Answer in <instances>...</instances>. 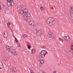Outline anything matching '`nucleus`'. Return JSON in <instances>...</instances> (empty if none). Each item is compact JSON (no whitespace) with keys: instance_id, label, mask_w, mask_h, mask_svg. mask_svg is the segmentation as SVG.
<instances>
[{"instance_id":"4c0bfd02","label":"nucleus","mask_w":73,"mask_h":73,"mask_svg":"<svg viewBox=\"0 0 73 73\" xmlns=\"http://www.w3.org/2000/svg\"><path fill=\"white\" fill-rule=\"evenodd\" d=\"M29 70H31V68H29Z\"/></svg>"},{"instance_id":"72a5a7b5","label":"nucleus","mask_w":73,"mask_h":73,"mask_svg":"<svg viewBox=\"0 0 73 73\" xmlns=\"http://www.w3.org/2000/svg\"><path fill=\"white\" fill-rule=\"evenodd\" d=\"M1 43H2L1 40H0V44H1Z\"/></svg>"},{"instance_id":"4be33fe9","label":"nucleus","mask_w":73,"mask_h":73,"mask_svg":"<svg viewBox=\"0 0 73 73\" xmlns=\"http://www.w3.org/2000/svg\"><path fill=\"white\" fill-rule=\"evenodd\" d=\"M40 9L42 11H44V8L42 7H40Z\"/></svg>"},{"instance_id":"f03ea898","label":"nucleus","mask_w":73,"mask_h":73,"mask_svg":"<svg viewBox=\"0 0 73 73\" xmlns=\"http://www.w3.org/2000/svg\"><path fill=\"white\" fill-rule=\"evenodd\" d=\"M45 21L46 22L47 24L48 25H52L55 24V21L53 20V18L52 17H49L45 20Z\"/></svg>"},{"instance_id":"6e6552de","label":"nucleus","mask_w":73,"mask_h":73,"mask_svg":"<svg viewBox=\"0 0 73 73\" xmlns=\"http://www.w3.org/2000/svg\"><path fill=\"white\" fill-rule=\"evenodd\" d=\"M63 38L64 41H70V38L68 36H64L63 37Z\"/></svg>"},{"instance_id":"e433bc0d","label":"nucleus","mask_w":73,"mask_h":73,"mask_svg":"<svg viewBox=\"0 0 73 73\" xmlns=\"http://www.w3.org/2000/svg\"><path fill=\"white\" fill-rule=\"evenodd\" d=\"M31 71H33V70H31Z\"/></svg>"},{"instance_id":"412c9836","label":"nucleus","mask_w":73,"mask_h":73,"mask_svg":"<svg viewBox=\"0 0 73 73\" xmlns=\"http://www.w3.org/2000/svg\"><path fill=\"white\" fill-rule=\"evenodd\" d=\"M36 51H35V49H33L31 50V52L32 53H35Z\"/></svg>"},{"instance_id":"1a4fd4ad","label":"nucleus","mask_w":73,"mask_h":73,"mask_svg":"<svg viewBox=\"0 0 73 73\" xmlns=\"http://www.w3.org/2000/svg\"><path fill=\"white\" fill-rule=\"evenodd\" d=\"M3 37L4 38H7L8 36V32L7 31H5L3 32Z\"/></svg>"},{"instance_id":"4468645a","label":"nucleus","mask_w":73,"mask_h":73,"mask_svg":"<svg viewBox=\"0 0 73 73\" xmlns=\"http://www.w3.org/2000/svg\"><path fill=\"white\" fill-rule=\"evenodd\" d=\"M19 13V14L22 15L23 13V11L22 9H19L18 11Z\"/></svg>"},{"instance_id":"a211bd4d","label":"nucleus","mask_w":73,"mask_h":73,"mask_svg":"<svg viewBox=\"0 0 73 73\" xmlns=\"http://www.w3.org/2000/svg\"><path fill=\"white\" fill-rule=\"evenodd\" d=\"M12 70L13 72H17V69H16V67H13Z\"/></svg>"},{"instance_id":"39448f33","label":"nucleus","mask_w":73,"mask_h":73,"mask_svg":"<svg viewBox=\"0 0 73 73\" xmlns=\"http://www.w3.org/2000/svg\"><path fill=\"white\" fill-rule=\"evenodd\" d=\"M8 1L7 4L8 6H13L14 5V2L12 0H7Z\"/></svg>"},{"instance_id":"0eeeda50","label":"nucleus","mask_w":73,"mask_h":73,"mask_svg":"<svg viewBox=\"0 0 73 73\" xmlns=\"http://www.w3.org/2000/svg\"><path fill=\"white\" fill-rule=\"evenodd\" d=\"M70 13L71 15V19H73V7H71L70 9Z\"/></svg>"},{"instance_id":"5701e85b","label":"nucleus","mask_w":73,"mask_h":73,"mask_svg":"<svg viewBox=\"0 0 73 73\" xmlns=\"http://www.w3.org/2000/svg\"><path fill=\"white\" fill-rule=\"evenodd\" d=\"M40 63L42 64H44V61L42 60H40Z\"/></svg>"},{"instance_id":"2f4dec72","label":"nucleus","mask_w":73,"mask_h":73,"mask_svg":"<svg viewBox=\"0 0 73 73\" xmlns=\"http://www.w3.org/2000/svg\"><path fill=\"white\" fill-rule=\"evenodd\" d=\"M7 25L8 27V28H9V24L8 23H7Z\"/></svg>"},{"instance_id":"cd10ccee","label":"nucleus","mask_w":73,"mask_h":73,"mask_svg":"<svg viewBox=\"0 0 73 73\" xmlns=\"http://www.w3.org/2000/svg\"><path fill=\"white\" fill-rule=\"evenodd\" d=\"M59 40H60V41H62V42H63L64 41H63V40L61 38H59Z\"/></svg>"},{"instance_id":"20e7f679","label":"nucleus","mask_w":73,"mask_h":73,"mask_svg":"<svg viewBox=\"0 0 73 73\" xmlns=\"http://www.w3.org/2000/svg\"><path fill=\"white\" fill-rule=\"evenodd\" d=\"M48 54L47 51L45 50H42L40 52V56L41 58H44L45 56Z\"/></svg>"},{"instance_id":"c85d7f7f","label":"nucleus","mask_w":73,"mask_h":73,"mask_svg":"<svg viewBox=\"0 0 73 73\" xmlns=\"http://www.w3.org/2000/svg\"><path fill=\"white\" fill-rule=\"evenodd\" d=\"M43 64H42V63H40L39 64V66H40V67H41V66H42V65Z\"/></svg>"},{"instance_id":"c756f323","label":"nucleus","mask_w":73,"mask_h":73,"mask_svg":"<svg viewBox=\"0 0 73 73\" xmlns=\"http://www.w3.org/2000/svg\"><path fill=\"white\" fill-rule=\"evenodd\" d=\"M31 47L29 46V45H28V48L29 49V50L31 49Z\"/></svg>"},{"instance_id":"7c9ffc66","label":"nucleus","mask_w":73,"mask_h":73,"mask_svg":"<svg viewBox=\"0 0 73 73\" xmlns=\"http://www.w3.org/2000/svg\"><path fill=\"white\" fill-rule=\"evenodd\" d=\"M46 48V47L45 46H42V48H43L44 49H45Z\"/></svg>"},{"instance_id":"f3484780","label":"nucleus","mask_w":73,"mask_h":73,"mask_svg":"<svg viewBox=\"0 0 73 73\" xmlns=\"http://www.w3.org/2000/svg\"><path fill=\"white\" fill-rule=\"evenodd\" d=\"M51 37L54 40H56V36L54 35V34H53Z\"/></svg>"},{"instance_id":"c9c22d12","label":"nucleus","mask_w":73,"mask_h":73,"mask_svg":"<svg viewBox=\"0 0 73 73\" xmlns=\"http://www.w3.org/2000/svg\"><path fill=\"white\" fill-rule=\"evenodd\" d=\"M1 9V5H0V10Z\"/></svg>"},{"instance_id":"b1692460","label":"nucleus","mask_w":73,"mask_h":73,"mask_svg":"<svg viewBox=\"0 0 73 73\" xmlns=\"http://www.w3.org/2000/svg\"><path fill=\"white\" fill-rule=\"evenodd\" d=\"M5 60L6 61H8V57H5Z\"/></svg>"},{"instance_id":"6ab92c4d","label":"nucleus","mask_w":73,"mask_h":73,"mask_svg":"<svg viewBox=\"0 0 73 73\" xmlns=\"http://www.w3.org/2000/svg\"><path fill=\"white\" fill-rule=\"evenodd\" d=\"M6 13L8 14L9 13V10L8 9H6L5 11Z\"/></svg>"},{"instance_id":"ddd939ff","label":"nucleus","mask_w":73,"mask_h":73,"mask_svg":"<svg viewBox=\"0 0 73 73\" xmlns=\"http://www.w3.org/2000/svg\"><path fill=\"white\" fill-rule=\"evenodd\" d=\"M24 17L25 20L26 21H28V14L27 15L25 14V15L24 16Z\"/></svg>"},{"instance_id":"9d476101","label":"nucleus","mask_w":73,"mask_h":73,"mask_svg":"<svg viewBox=\"0 0 73 73\" xmlns=\"http://www.w3.org/2000/svg\"><path fill=\"white\" fill-rule=\"evenodd\" d=\"M23 14L27 15L28 14V9L26 8H25L23 9Z\"/></svg>"},{"instance_id":"393cba45","label":"nucleus","mask_w":73,"mask_h":73,"mask_svg":"<svg viewBox=\"0 0 73 73\" xmlns=\"http://www.w3.org/2000/svg\"><path fill=\"white\" fill-rule=\"evenodd\" d=\"M37 60H38V61H40V60H41V58H40V57H38L37 58Z\"/></svg>"},{"instance_id":"9b49d317","label":"nucleus","mask_w":73,"mask_h":73,"mask_svg":"<svg viewBox=\"0 0 73 73\" xmlns=\"http://www.w3.org/2000/svg\"><path fill=\"white\" fill-rule=\"evenodd\" d=\"M35 24V22L33 21H31L29 22V25L31 26H34Z\"/></svg>"},{"instance_id":"f704fd0d","label":"nucleus","mask_w":73,"mask_h":73,"mask_svg":"<svg viewBox=\"0 0 73 73\" xmlns=\"http://www.w3.org/2000/svg\"><path fill=\"white\" fill-rule=\"evenodd\" d=\"M56 73V71H53V73Z\"/></svg>"},{"instance_id":"473e14b6","label":"nucleus","mask_w":73,"mask_h":73,"mask_svg":"<svg viewBox=\"0 0 73 73\" xmlns=\"http://www.w3.org/2000/svg\"><path fill=\"white\" fill-rule=\"evenodd\" d=\"M7 23L9 24V25H11V22H9Z\"/></svg>"},{"instance_id":"f8f14e48","label":"nucleus","mask_w":73,"mask_h":73,"mask_svg":"<svg viewBox=\"0 0 73 73\" xmlns=\"http://www.w3.org/2000/svg\"><path fill=\"white\" fill-rule=\"evenodd\" d=\"M53 35V33H52V32H49L47 36L49 38H50V37H52V36Z\"/></svg>"},{"instance_id":"f257e3e1","label":"nucleus","mask_w":73,"mask_h":73,"mask_svg":"<svg viewBox=\"0 0 73 73\" xmlns=\"http://www.w3.org/2000/svg\"><path fill=\"white\" fill-rule=\"evenodd\" d=\"M33 31L35 33H36V35L39 36H41V35L43 34L42 30L38 25H35V28L33 29Z\"/></svg>"},{"instance_id":"a878e982","label":"nucleus","mask_w":73,"mask_h":73,"mask_svg":"<svg viewBox=\"0 0 73 73\" xmlns=\"http://www.w3.org/2000/svg\"><path fill=\"white\" fill-rule=\"evenodd\" d=\"M28 17H31V14L29 13H28Z\"/></svg>"},{"instance_id":"aec40b11","label":"nucleus","mask_w":73,"mask_h":73,"mask_svg":"<svg viewBox=\"0 0 73 73\" xmlns=\"http://www.w3.org/2000/svg\"><path fill=\"white\" fill-rule=\"evenodd\" d=\"M23 38H27V35L25 34H24L23 35Z\"/></svg>"},{"instance_id":"dca6fc26","label":"nucleus","mask_w":73,"mask_h":73,"mask_svg":"<svg viewBox=\"0 0 73 73\" xmlns=\"http://www.w3.org/2000/svg\"><path fill=\"white\" fill-rule=\"evenodd\" d=\"M15 40L16 42H17V45L19 47H20V44H19V41H18V40L16 38H15Z\"/></svg>"},{"instance_id":"58836bf2","label":"nucleus","mask_w":73,"mask_h":73,"mask_svg":"<svg viewBox=\"0 0 73 73\" xmlns=\"http://www.w3.org/2000/svg\"><path fill=\"white\" fill-rule=\"evenodd\" d=\"M23 6L22 7V8H23Z\"/></svg>"},{"instance_id":"bb28decb","label":"nucleus","mask_w":73,"mask_h":73,"mask_svg":"<svg viewBox=\"0 0 73 73\" xmlns=\"http://www.w3.org/2000/svg\"><path fill=\"white\" fill-rule=\"evenodd\" d=\"M70 48L71 50H73V44H72Z\"/></svg>"},{"instance_id":"423d86ee","label":"nucleus","mask_w":73,"mask_h":73,"mask_svg":"<svg viewBox=\"0 0 73 73\" xmlns=\"http://www.w3.org/2000/svg\"><path fill=\"white\" fill-rule=\"evenodd\" d=\"M67 55L70 57L72 58L73 57V52H72L71 51H68L66 53Z\"/></svg>"},{"instance_id":"2eb2a0df","label":"nucleus","mask_w":73,"mask_h":73,"mask_svg":"<svg viewBox=\"0 0 73 73\" xmlns=\"http://www.w3.org/2000/svg\"><path fill=\"white\" fill-rule=\"evenodd\" d=\"M3 63L2 62H0V69H3Z\"/></svg>"},{"instance_id":"7ed1b4c3","label":"nucleus","mask_w":73,"mask_h":73,"mask_svg":"<svg viewBox=\"0 0 73 73\" xmlns=\"http://www.w3.org/2000/svg\"><path fill=\"white\" fill-rule=\"evenodd\" d=\"M6 48L7 50L11 53H12L14 55H16L17 54L16 52L15 51V50L12 47H11L9 46H6Z\"/></svg>"}]
</instances>
